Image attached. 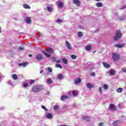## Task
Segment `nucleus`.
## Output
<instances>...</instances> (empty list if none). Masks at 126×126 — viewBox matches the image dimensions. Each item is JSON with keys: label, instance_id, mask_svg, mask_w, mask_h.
I'll return each mask as SVG.
<instances>
[{"label": "nucleus", "instance_id": "nucleus-23", "mask_svg": "<svg viewBox=\"0 0 126 126\" xmlns=\"http://www.w3.org/2000/svg\"><path fill=\"white\" fill-rule=\"evenodd\" d=\"M116 91L118 93H122V92H123V88H119L116 90Z\"/></svg>", "mask_w": 126, "mask_h": 126}, {"label": "nucleus", "instance_id": "nucleus-22", "mask_svg": "<svg viewBox=\"0 0 126 126\" xmlns=\"http://www.w3.org/2000/svg\"><path fill=\"white\" fill-rule=\"evenodd\" d=\"M47 53H49V54H53V53H54V49H53V48H49L47 51Z\"/></svg>", "mask_w": 126, "mask_h": 126}, {"label": "nucleus", "instance_id": "nucleus-11", "mask_svg": "<svg viewBox=\"0 0 126 126\" xmlns=\"http://www.w3.org/2000/svg\"><path fill=\"white\" fill-rule=\"evenodd\" d=\"M125 44H116L115 45V47L116 48H124L125 47Z\"/></svg>", "mask_w": 126, "mask_h": 126}, {"label": "nucleus", "instance_id": "nucleus-15", "mask_svg": "<svg viewBox=\"0 0 126 126\" xmlns=\"http://www.w3.org/2000/svg\"><path fill=\"white\" fill-rule=\"evenodd\" d=\"M13 79L14 80H17L18 79V76L16 74H14L12 75Z\"/></svg>", "mask_w": 126, "mask_h": 126}, {"label": "nucleus", "instance_id": "nucleus-2", "mask_svg": "<svg viewBox=\"0 0 126 126\" xmlns=\"http://www.w3.org/2000/svg\"><path fill=\"white\" fill-rule=\"evenodd\" d=\"M114 38L115 41H118L119 39H121L122 38V32H121V31H116V36H115Z\"/></svg>", "mask_w": 126, "mask_h": 126}, {"label": "nucleus", "instance_id": "nucleus-36", "mask_svg": "<svg viewBox=\"0 0 126 126\" xmlns=\"http://www.w3.org/2000/svg\"><path fill=\"white\" fill-rule=\"evenodd\" d=\"M48 71L49 72H53V69L50 67H48Z\"/></svg>", "mask_w": 126, "mask_h": 126}, {"label": "nucleus", "instance_id": "nucleus-25", "mask_svg": "<svg viewBox=\"0 0 126 126\" xmlns=\"http://www.w3.org/2000/svg\"><path fill=\"white\" fill-rule=\"evenodd\" d=\"M58 78L59 79L62 80L63 78V74H58Z\"/></svg>", "mask_w": 126, "mask_h": 126}, {"label": "nucleus", "instance_id": "nucleus-5", "mask_svg": "<svg viewBox=\"0 0 126 126\" xmlns=\"http://www.w3.org/2000/svg\"><path fill=\"white\" fill-rule=\"evenodd\" d=\"M109 110L111 111H117V107L113 104H110L109 107Z\"/></svg>", "mask_w": 126, "mask_h": 126}, {"label": "nucleus", "instance_id": "nucleus-18", "mask_svg": "<svg viewBox=\"0 0 126 126\" xmlns=\"http://www.w3.org/2000/svg\"><path fill=\"white\" fill-rule=\"evenodd\" d=\"M97 7H102L103 6V3L101 2H97L96 3Z\"/></svg>", "mask_w": 126, "mask_h": 126}, {"label": "nucleus", "instance_id": "nucleus-21", "mask_svg": "<svg viewBox=\"0 0 126 126\" xmlns=\"http://www.w3.org/2000/svg\"><path fill=\"white\" fill-rule=\"evenodd\" d=\"M46 117L47 119H52L53 118V115L51 113H48L46 115Z\"/></svg>", "mask_w": 126, "mask_h": 126}, {"label": "nucleus", "instance_id": "nucleus-28", "mask_svg": "<svg viewBox=\"0 0 126 126\" xmlns=\"http://www.w3.org/2000/svg\"><path fill=\"white\" fill-rule=\"evenodd\" d=\"M78 35L79 37H82V36H83V33H82V32H78Z\"/></svg>", "mask_w": 126, "mask_h": 126}, {"label": "nucleus", "instance_id": "nucleus-32", "mask_svg": "<svg viewBox=\"0 0 126 126\" xmlns=\"http://www.w3.org/2000/svg\"><path fill=\"white\" fill-rule=\"evenodd\" d=\"M108 85H103V88L105 90H107L108 89Z\"/></svg>", "mask_w": 126, "mask_h": 126}, {"label": "nucleus", "instance_id": "nucleus-29", "mask_svg": "<svg viewBox=\"0 0 126 126\" xmlns=\"http://www.w3.org/2000/svg\"><path fill=\"white\" fill-rule=\"evenodd\" d=\"M71 58L72 60H76L77 57H76V55H72L71 56Z\"/></svg>", "mask_w": 126, "mask_h": 126}, {"label": "nucleus", "instance_id": "nucleus-50", "mask_svg": "<svg viewBox=\"0 0 126 126\" xmlns=\"http://www.w3.org/2000/svg\"><path fill=\"white\" fill-rule=\"evenodd\" d=\"M43 34L42 33H39V36H43Z\"/></svg>", "mask_w": 126, "mask_h": 126}, {"label": "nucleus", "instance_id": "nucleus-1", "mask_svg": "<svg viewBox=\"0 0 126 126\" xmlns=\"http://www.w3.org/2000/svg\"><path fill=\"white\" fill-rule=\"evenodd\" d=\"M43 90L44 88L42 86H33L32 88V91L33 92H39Z\"/></svg>", "mask_w": 126, "mask_h": 126}, {"label": "nucleus", "instance_id": "nucleus-7", "mask_svg": "<svg viewBox=\"0 0 126 126\" xmlns=\"http://www.w3.org/2000/svg\"><path fill=\"white\" fill-rule=\"evenodd\" d=\"M74 4H76L77 6H80L81 2L79 0H73Z\"/></svg>", "mask_w": 126, "mask_h": 126}, {"label": "nucleus", "instance_id": "nucleus-30", "mask_svg": "<svg viewBox=\"0 0 126 126\" xmlns=\"http://www.w3.org/2000/svg\"><path fill=\"white\" fill-rule=\"evenodd\" d=\"M55 66L56 67H59V68H63V66L60 64H56Z\"/></svg>", "mask_w": 126, "mask_h": 126}, {"label": "nucleus", "instance_id": "nucleus-14", "mask_svg": "<svg viewBox=\"0 0 126 126\" xmlns=\"http://www.w3.org/2000/svg\"><path fill=\"white\" fill-rule=\"evenodd\" d=\"M23 6L25 9H30L31 8L30 6L28 5L27 4H23Z\"/></svg>", "mask_w": 126, "mask_h": 126}, {"label": "nucleus", "instance_id": "nucleus-52", "mask_svg": "<svg viewBox=\"0 0 126 126\" xmlns=\"http://www.w3.org/2000/svg\"><path fill=\"white\" fill-rule=\"evenodd\" d=\"M95 1H101V0H94Z\"/></svg>", "mask_w": 126, "mask_h": 126}, {"label": "nucleus", "instance_id": "nucleus-31", "mask_svg": "<svg viewBox=\"0 0 126 126\" xmlns=\"http://www.w3.org/2000/svg\"><path fill=\"white\" fill-rule=\"evenodd\" d=\"M47 82L48 84H52V80L51 78H49L47 80Z\"/></svg>", "mask_w": 126, "mask_h": 126}, {"label": "nucleus", "instance_id": "nucleus-6", "mask_svg": "<svg viewBox=\"0 0 126 126\" xmlns=\"http://www.w3.org/2000/svg\"><path fill=\"white\" fill-rule=\"evenodd\" d=\"M66 47L67 48L68 50H72V47H71V45L67 40L65 41Z\"/></svg>", "mask_w": 126, "mask_h": 126}, {"label": "nucleus", "instance_id": "nucleus-24", "mask_svg": "<svg viewBox=\"0 0 126 126\" xmlns=\"http://www.w3.org/2000/svg\"><path fill=\"white\" fill-rule=\"evenodd\" d=\"M65 99H67V96L65 95H63L61 98V101H64Z\"/></svg>", "mask_w": 126, "mask_h": 126}, {"label": "nucleus", "instance_id": "nucleus-54", "mask_svg": "<svg viewBox=\"0 0 126 126\" xmlns=\"http://www.w3.org/2000/svg\"><path fill=\"white\" fill-rule=\"evenodd\" d=\"M79 28H80V29H81V28H82V27H81V26H80V27H79Z\"/></svg>", "mask_w": 126, "mask_h": 126}, {"label": "nucleus", "instance_id": "nucleus-38", "mask_svg": "<svg viewBox=\"0 0 126 126\" xmlns=\"http://www.w3.org/2000/svg\"><path fill=\"white\" fill-rule=\"evenodd\" d=\"M29 86H28V84L27 83H25L24 85H23V87H28Z\"/></svg>", "mask_w": 126, "mask_h": 126}, {"label": "nucleus", "instance_id": "nucleus-39", "mask_svg": "<svg viewBox=\"0 0 126 126\" xmlns=\"http://www.w3.org/2000/svg\"><path fill=\"white\" fill-rule=\"evenodd\" d=\"M54 110H58L59 109V106L58 105H55L54 108Z\"/></svg>", "mask_w": 126, "mask_h": 126}, {"label": "nucleus", "instance_id": "nucleus-10", "mask_svg": "<svg viewBox=\"0 0 126 126\" xmlns=\"http://www.w3.org/2000/svg\"><path fill=\"white\" fill-rule=\"evenodd\" d=\"M43 54H44V55H45V56H46V58H50L51 57V55H50V54L46 52V51H45L44 50H43L42 51Z\"/></svg>", "mask_w": 126, "mask_h": 126}, {"label": "nucleus", "instance_id": "nucleus-46", "mask_svg": "<svg viewBox=\"0 0 126 126\" xmlns=\"http://www.w3.org/2000/svg\"><path fill=\"white\" fill-rule=\"evenodd\" d=\"M52 60H53V62H57L56 58H55V57H53Z\"/></svg>", "mask_w": 126, "mask_h": 126}, {"label": "nucleus", "instance_id": "nucleus-49", "mask_svg": "<svg viewBox=\"0 0 126 126\" xmlns=\"http://www.w3.org/2000/svg\"><path fill=\"white\" fill-rule=\"evenodd\" d=\"M56 63H61V60H59L58 61H56Z\"/></svg>", "mask_w": 126, "mask_h": 126}, {"label": "nucleus", "instance_id": "nucleus-13", "mask_svg": "<svg viewBox=\"0 0 126 126\" xmlns=\"http://www.w3.org/2000/svg\"><path fill=\"white\" fill-rule=\"evenodd\" d=\"M102 64L104 66V67H105V68H110V67L111 66H110V64H109L105 62H103L102 63Z\"/></svg>", "mask_w": 126, "mask_h": 126}, {"label": "nucleus", "instance_id": "nucleus-34", "mask_svg": "<svg viewBox=\"0 0 126 126\" xmlns=\"http://www.w3.org/2000/svg\"><path fill=\"white\" fill-rule=\"evenodd\" d=\"M56 22L59 23L60 22H63V20H62L60 18H58Z\"/></svg>", "mask_w": 126, "mask_h": 126}, {"label": "nucleus", "instance_id": "nucleus-12", "mask_svg": "<svg viewBox=\"0 0 126 126\" xmlns=\"http://www.w3.org/2000/svg\"><path fill=\"white\" fill-rule=\"evenodd\" d=\"M26 22L28 24H31L32 21H31V18L30 17L27 18Z\"/></svg>", "mask_w": 126, "mask_h": 126}, {"label": "nucleus", "instance_id": "nucleus-17", "mask_svg": "<svg viewBox=\"0 0 126 126\" xmlns=\"http://www.w3.org/2000/svg\"><path fill=\"white\" fill-rule=\"evenodd\" d=\"M28 63H21L19 64V66H23L24 67H25L26 65H27Z\"/></svg>", "mask_w": 126, "mask_h": 126}, {"label": "nucleus", "instance_id": "nucleus-43", "mask_svg": "<svg viewBox=\"0 0 126 126\" xmlns=\"http://www.w3.org/2000/svg\"><path fill=\"white\" fill-rule=\"evenodd\" d=\"M104 126V123H103V122L99 123V126Z\"/></svg>", "mask_w": 126, "mask_h": 126}, {"label": "nucleus", "instance_id": "nucleus-42", "mask_svg": "<svg viewBox=\"0 0 126 126\" xmlns=\"http://www.w3.org/2000/svg\"><path fill=\"white\" fill-rule=\"evenodd\" d=\"M113 125H114V126H117V125H118V123H117V121L114 122H113Z\"/></svg>", "mask_w": 126, "mask_h": 126}, {"label": "nucleus", "instance_id": "nucleus-40", "mask_svg": "<svg viewBox=\"0 0 126 126\" xmlns=\"http://www.w3.org/2000/svg\"><path fill=\"white\" fill-rule=\"evenodd\" d=\"M122 70L123 72H126V68H125V67H123L122 68Z\"/></svg>", "mask_w": 126, "mask_h": 126}, {"label": "nucleus", "instance_id": "nucleus-53", "mask_svg": "<svg viewBox=\"0 0 126 126\" xmlns=\"http://www.w3.org/2000/svg\"><path fill=\"white\" fill-rule=\"evenodd\" d=\"M0 33H1V28L0 27Z\"/></svg>", "mask_w": 126, "mask_h": 126}, {"label": "nucleus", "instance_id": "nucleus-27", "mask_svg": "<svg viewBox=\"0 0 126 126\" xmlns=\"http://www.w3.org/2000/svg\"><path fill=\"white\" fill-rule=\"evenodd\" d=\"M47 10L49 12H52V11H53V8H52V7H51L47 6Z\"/></svg>", "mask_w": 126, "mask_h": 126}, {"label": "nucleus", "instance_id": "nucleus-48", "mask_svg": "<svg viewBox=\"0 0 126 126\" xmlns=\"http://www.w3.org/2000/svg\"><path fill=\"white\" fill-rule=\"evenodd\" d=\"M43 72H44V70H41L40 72V73L42 74L43 73Z\"/></svg>", "mask_w": 126, "mask_h": 126}, {"label": "nucleus", "instance_id": "nucleus-45", "mask_svg": "<svg viewBox=\"0 0 126 126\" xmlns=\"http://www.w3.org/2000/svg\"><path fill=\"white\" fill-rule=\"evenodd\" d=\"M42 109H44V110H45V111H48V110L46 109V107H45L44 106H42Z\"/></svg>", "mask_w": 126, "mask_h": 126}, {"label": "nucleus", "instance_id": "nucleus-26", "mask_svg": "<svg viewBox=\"0 0 126 126\" xmlns=\"http://www.w3.org/2000/svg\"><path fill=\"white\" fill-rule=\"evenodd\" d=\"M58 5L61 8H63V2H60Z\"/></svg>", "mask_w": 126, "mask_h": 126}, {"label": "nucleus", "instance_id": "nucleus-19", "mask_svg": "<svg viewBox=\"0 0 126 126\" xmlns=\"http://www.w3.org/2000/svg\"><path fill=\"white\" fill-rule=\"evenodd\" d=\"M91 49H92V47H91V45H87L86 47V51H91Z\"/></svg>", "mask_w": 126, "mask_h": 126}, {"label": "nucleus", "instance_id": "nucleus-16", "mask_svg": "<svg viewBox=\"0 0 126 126\" xmlns=\"http://www.w3.org/2000/svg\"><path fill=\"white\" fill-rule=\"evenodd\" d=\"M61 61H63V63L65 64H67V60L65 58H61Z\"/></svg>", "mask_w": 126, "mask_h": 126}, {"label": "nucleus", "instance_id": "nucleus-4", "mask_svg": "<svg viewBox=\"0 0 126 126\" xmlns=\"http://www.w3.org/2000/svg\"><path fill=\"white\" fill-rule=\"evenodd\" d=\"M36 58L37 61H42V60H44V56L39 53L36 55Z\"/></svg>", "mask_w": 126, "mask_h": 126}, {"label": "nucleus", "instance_id": "nucleus-41", "mask_svg": "<svg viewBox=\"0 0 126 126\" xmlns=\"http://www.w3.org/2000/svg\"><path fill=\"white\" fill-rule=\"evenodd\" d=\"M90 75L91 76L95 77V72H92V73L90 74Z\"/></svg>", "mask_w": 126, "mask_h": 126}, {"label": "nucleus", "instance_id": "nucleus-37", "mask_svg": "<svg viewBox=\"0 0 126 126\" xmlns=\"http://www.w3.org/2000/svg\"><path fill=\"white\" fill-rule=\"evenodd\" d=\"M83 120H86V121H89V118L88 116H86L85 118H83Z\"/></svg>", "mask_w": 126, "mask_h": 126}, {"label": "nucleus", "instance_id": "nucleus-51", "mask_svg": "<svg viewBox=\"0 0 126 126\" xmlns=\"http://www.w3.org/2000/svg\"><path fill=\"white\" fill-rule=\"evenodd\" d=\"M29 57H32V54H29Z\"/></svg>", "mask_w": 126, "mask_h": 126}, {"label": "nucleus", "instance_id": "nucleus-47", "mask_svg": "<svg viewBox=\"0 0 126 126\" xmlns=\"http://www.w3.org/2000/svg\"><path fill=\"white\" fill-rule=\"evenodd\" d=\"M99 92H102V88L101 87L99 88Z\"/></svg>", "mask_w": 126, "mask_h": 126}, {"label": "nucleus", "instance_id": "nucleus-20", "mask_svg": "<svg viewBox=\"0 0 126 126\" xmlns=\"http://www.w3.org/2000/svg\"><path fill=\"white\" fill-rule=\"evenodd\" d=\"M109 74L111 75H115V74H116V72L114 70H110L109 71Z\"/></svg>", "mask_w": 126, "mask_h": 126}, {"label": "nucleus", "instance_id": "nucleus-35", "mask_svg": "<svg viewBox=\"0 0 126 126\" xmlns=\"http://www.w3.org/2000/svg\"><path fill=\"white\" fill-rule=\"evenodd\" d=\"M33 83H35V80H31L30 82V84H33Z\"/></svg>", "mask_w": 126, "mask_h": 126}, {"label": "nucleus", "instance_id": "nucleus-3", "mask_svg": "<svg viewBox=\"0 0 126 126\" xmlns=\"http://www.w3.org/2000/svg\"><path fill=\"white\" fill-rule=\"evenodd\" d=\"M112 58L115 62H117L120 60V54L118 53H113L112 55Z\"/></svg>", "mask_w": 126, "mask_h": 126}, {"label": "nucleus", "instance_id": "nucleus-8", "mask_svg": "<svg viewBox=\"0 0 126 126\" xmlns=\"http://www.w3.org/2000/svg\"><path fill=\"white\" fill-rule=\"evenodd\" d=\"M75 84H78V83H81V79L80 78H76L74 80Z\"/></svg>", "mask_w": 126, "mask_h": 126}, {"label": "nucleus", "instance_id": "nucleus-44", "mask_svg": "<svg viewBox=\"0 0 126 126\" xmlns=\"http://www.w3.org/2000/svg\"><path fill=\"white\" fill-rule=\"evenodd\" d=\"M19 49L20 51H23V50H24V48L22 47H19Z\"/></svg>", "mask_w": 126, "mask_h": 126}, {"label": "nucleus", "instance_id": "nucleus-33", "mask_svg": "<svg viewBox=\"0 0 126 126\" xmlns=\"http://www.w3.org/2000/svg\"><path fill=\"white\" fill-rule=\"evenodd\" d=\"M73 96H77V93L75 91L72 92Z\"/></svg>", "mask_w": 126, "mask_h": 126}, {"label": "nucleus", "instance_id": "nucleus-9", "mask_svg": "<svg viewBox=\"0 0 126 126\" xmlns=\"http://www.w3.org/2000/svg\"><path fill=\"white\" fill-rule=\"evenodd\" d=\"M86 86L88 88H89L90 89H92V88H94V87H95L94 85H92L90 83H87Z\"/></svg>", "mask_w": 126, "mask_h": 126}]
</instances>
